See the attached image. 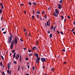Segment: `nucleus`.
<instances>
[{
	"label": "nucleus",
	"instance_id": "nucleus-1",
	"mask_svg": "<svg viewBox=\"0 0 75 75\" xmlns=\"http://www.w3.org/2000/svg\"><path fill=\"white\" fill-rule=\"evenodd\" d=\"M10 37L8 38V40H7V42L8 43L10 44L11 42V41L13 40V35L11 34H10Z\"/></svg>",
	"mask_w": 75,
	"mask_h": 75
},
{
	"label": "nucleus",
	"instance_id": "nucleus-2",
	"mask_svg": "<svg viewBox=\"0 0 75 75\" xmlns=\"http://www.w3.org/2000/svg\"><path fill=\"white\" fill-rule=\"evenodd\" d=\"M16 52H15L14 53L13 58H15V59H17L19 58V54H17V56L16 55Z\"/></svg>",
	"mask_w": 75,
	"mask_h": 75
},
{
	"label": "nucleus",
	"instance_id": "nucleus-3",
	"mask_svg": "<svg viewBox=\"0 0 75 75\" xmlns=\"http://www.w3.org/2000/svg\"><path fill=\"white\" fill-rule=\"evenodd\" d=\"M40 57H39L38 58H37L36 60V64H38L40 63Z\"/></svg>",
	"mask_w": 75,
	"mask_h": 75
},
{
	"label": "nucleus",
	"instance_id": "nucleus-4",
	"mask_svg": "<svg viewBox=\"0 0 75 75\" xmlns=\"http://www.w3.org/2000/svg\"><path fill=\"white\" fill-rule=\"evenodd\" d=\"M11 62H9L8 64L7 67L8 70L10 69V68H11Z\"/></svg>",
	"mask_w": 75,
	"mask_h": 75
},
{
	"label": "nucleus",
	"instance_id": "nucleus-5",
	"mask_svg": "<svg viewBox=\"0 0 75 75\" xmlns=\"http://www.w3.org/2000/svg\"><path fill=\"white\" fill-rule=\"evenodd\" d=\"M41 61L42 62H46V60L45 59V58H44V57L41 58L40 59Z\"/></svg>",
	"mask_w": 75,
	"mask_h": 75
},
{
	"label": "nucleus",
	"instance_id": "nucleus-6",
	"mask_svg": "<svg viewBox=\"0 0 75 75\" xmlns=\"http://www.w3.org/2000/svg\"><path fill=\"white\" fill-rule=\"evenodd\" d=\"M14 42V44H15L16 45V44H17V43H18V42L17 41V39L16 37L15 38Z\"/></svg>",
	"mask_w": 75,
	"mask_h": 75
},
{
	"label": "nucleus",
	"instance_id": "nucleus-7",
	"mask_svg": "<svg viewBox=\"0 0 75 75\" xmlns=\"http://www.w3.org/2000/svg\"><path fill=\"white\" fill-rule=\"evenodd\" d=\"M58 8L59 9H61L62 7V6L60 4H58Z\"/></svg>",
	"mask_w": 75,
	"mask_h": 75
},
{
	"label": "nucleus",
	"instance_id": "nucleus-8",
	"mask_svg": "<svg viewBox=\"0 0 75 75\" xmlns=\"http://www.w3.org/2000/svg\"><path fill=\"white\" fill-rule=\"evenodd\" d=\"M55 12L56 13H57V14H59V11L57 10V9H55Z\"/></svg>",
	"mask_w": 75,
	"mask_h": 75
},
{
	"label": "nucleus",
	"instance_id": "nucleus-9",
	"mask_svg": "<svg viewBox=\"0 0 75 75\" xmlns=\"http://www.w3.org/2000/svg\"><path fill=\"white\" fill-rule=\"evenodd\" d=\"M34 55L35 56H36L37 58H38V54L37 53H35Z\"/></svg>",
	"mask_w": 75,
	"mask_h": 75
},
{
	"label": "nucleus",
	"instance_id": "nucleus-10",
	"mask_svg": "<svg viewBox=\"0 0 75 75\" xmlns=\"http://www.w3.org/2000/svg\"><path fill=\"white\" fill-rule=\"evenodd\" d=\"M53 16H54V17H57L58 15L57 14H56V13H55L54 12L53 13Z\"/></svg>",
	"mask_w": 75,
	"mask_h": 75
},
{
	"label": "nucleus",
	"instance_id": "nucleus-11",
	"mask_svg": "<svg viewBox=\"0 0 75 75\" xmlns=\"http://www.w3.org/2000/svg\"><path fill=\"white\" fill-rule=\"evenodd\" d=\"M19 57H20V58L19 59V61H20V62H21V60H22L21 56V55H20Z\"/></svg>",
	"mask_w": 75,
	"mask_h": 75
},
{
	"label": "nucleus",
	"instance_id": "nucleus-12",
	"mask_svg": "<svg viewBox=\"0 0 75 75\" xmlns=\"http://www.w3.org/2000/svg\"><path fill=\"white\" fill-rule=\"evenodd\" d=\"M32 4L33 5H34V6H36V5H37V4L35 2H33Z\"/></svg>",
	"mask_w": 75,
	"mask_h": 75
},
{
	"label": "nucleus",
	"instance_id": "nucleus-13",
	"mask_svg": "<svg viewBox=\"0 0 75 75\" xmlns=\"http://www.w3.org/2000/svg\"><path fill=\"white\" fill-rule=\"evenodd\" d=\"M14 40H12L11 41V44H12V45H14Z\"/></svg>",
	"mask_w": 75,
	"mask_h": 75
},
{
	"label": "nucleus",
	"instance_id": "nucleus-14",
	"mask_svg": "<svg viewBox=\"0 0 75 75\" xmlns=\"http://www.w3.org/2000/svg\"><path fill=\"white\" fill-rule=\"evenodd\" d=\"M52 34H51L50 35L49 38H52Z\"/></svg>",
	"mask_w": 75,
	"mask_h": 75
},
{
	"label": "nucleus",
	"instance_id": "nucleus-15",
	"mask_svg": "<svg viewBox=\"0 0 75 75\" xmlns=\"http://www.w3.org/2000/svg\"><path fill=\"white\" fill-rule=\"evenodd\" d=\"M55 28H56V26H55L54 27V29L53 30L54 32L55 31Z\"/></svg>",
	"mask_w": 75,
	"mask_h": 75
},
{
	"label": "nucleus",
	"instance_id": "nucleus-16",
	"mask_svg": "<svg viewBox=\"0 0 75 75\" xmlns=\"http://www.w3.org/2000/svg\"><path fill=\"white\" fill-rule=\"evenodd\" d=\"M61 18H62V20H63V19L64 18V16H61Z\"/></svg>",
	"mask_w": 75,
	"mask_h": 75
},
{
	"label": "nucleus",
	"instance_id": "nucleus-17",
	"mask_svg": "<svg viewBox=\"0 0 75 75\" xmlns=\"http://www.w3.org/2000/svg\"><path fill=\"white\" fill-rule=\"evenodd\" d=\"M13 63H14V64H15L16 65H17V62L16 61H14Z\"/></svg>",
	"mask_w": 75,
	"mask_h": 75
},
{
	"label": "nucleus",
	"instance_id": "nucleus-18",
	"mask_svg": "<svg viewBox=\"0 0 75 75\" xmlns=\"http://www.w3.org/2000/svg\"><path fill=\"white\" fill-rule=\"evenodd\" d=\"M59 3L60 4H62V0H61L60 1H59Z\"/></svg>",
	"mask_w": 75,
	"mask_h": 75
},
{
	"label": "nucleus",
	"instance_id": "nucleus-19",
	"mask_svg": "<svg viewBox=\"0 0 75 75\" xmlns=\"http://www.w3.org/2000/svg\"><path fill=\"white\" fill-rule=\"evenodd\" d=\"M2 60H4V58L3 57V56H2V55H1V56Z\"/></svg>",
	"mask_w": 75,
	"mask_h": 75
},
{
	"label": "nucleus",
	"instance_id": "nucleus-20",
	"mask_svg": "<svg viewBox=\"0 0 75 75\" xmlns=\"http://www.w3.org/2000/svg\"><path fill=\"white\" fill-rule=\"evenodd\" d=\"M28 4L29 5H30V6H31V2H29Z\"/></svg>",
	"mask_w": 75,
	"mask_h": 75
},
{
	"label": "nucleus",
	"instance_id": "nucleus-21",
	"mask_svg": "<svg viewBox=\"0 0 75 75\" xmlns=\"http://www.w3.org/2000/svg\"><path fill=\"white\" fill-rule=\"evenodd\" d=\"M31 55H33V53H30L29 54V57H30V56H31Z\"/></svg>",
	"mask_w": 75,
	"mask_h": 75
},
{
	"label": "nucleus",
	"instance_id": "nucleus-22",
	"mask_svg": "<svg viewBox=\"0 0 75 75\" xmlns=\"http://www.w3.org/2000/svg\"><path fill=\"white\" fill-rule=\"evenodd\" d=\"M0 65L2 67V66H3V63H2V62H1L0 63Z\"/></svg>",
	"mask_w": 75,
	"mask_h": 75
},
{
	"label": "nucleus",
	"instance_id": "nucleus-23",
	"mask_svg": "<svg viewBox=\"0 0 75 75\" xmlns=\"http://www.w3.org/2000/svg\"><path fill=\"white\" fill-rule=\"evenodd\" d=\"M20 66L18 67V71H19V70H20Z\"/></svg>",
	"mask_w": 75,
	"mask_h": 75
},
{
	"label": "nucleus",
	"instance_id": "nucleus-24",
	"mask_svg": "<svg viewBox=\"0 0 75 75\" xmlns=\"http://www.w3.org/2000/svg\"><path fill=\"white\" fill-rule=\"evenodd\" d=\"M11 52L12 53H14V52H15V50H13L12 51H11Z\"/></svg>",
	"mask_w": 75,
	"mask_h": 75
},
{
	"label": "nucleus",
	"instance_id": "nucleus-25",
	"mask_svg": "<svg viewBox=\"0 0 75 75\" xmlns=\"http://www.w3.org/2000/svg\"><path fill=\"white\" fill-rule=\"evenodd\" d=\"M2 13V10L1 9H0V14H1Z\"/></svg>",
	"mask_w": 75,
	"mask_h": 75
},
{
	"label": "nucleus",
	"instance_id": "nucleus-26",
	"mask_svg": "<svg viewBox=\"0 0 75 75\" xmlns=\"http://www.w3.org/2000/svg\"><path fill=\"white\" fill-rule=\"evenodd\" d=\"M37 13L38 14H40V12L39 11H37Z\"/></svg>",
	"mask_w": 75,
	"mask_h": 75
},
{
	"label": "nucleus",
	"instance_id": "nucleus-27",
	"mask_svg": "<svg viewBox=\"0 0 75 75\" xmlns=\"http://www.w3.org/2000/svg\"><path fill=\"white\" fill-rule=\"evenodd\" d=\"M32 17L33 19H34V17H35V16H34V15H33L32 16Z\"/></svg>",
	"mask_w": 75,
	"mask_h": 75
},
{
	"label": "nucleus",
	"instance_id": "nucleus-28",
	"mask_svg": "<svg viewBox=\"0 0 75 75\" xmlns=\"http://www.w3.org/2000/svg\"><path fill=\"white\" fill-rule=\"evenodd\" d=\"M60 33H61V34H62V35H64V33H63V32H62V31H61Z\"/></svg>",
	"mask_w": 75,
	"mask_h": 75
},
{
	"label": "nucleus",
	"instance_id": "nucleus-29",
	"mask_svg": "<svg viewBox=\"0 0 75 75\" xmlns=\"http://www.w3.org/2000/svg\"><path fill=\"white\" fill-rule=\"evenodd\" d=\"M37 48V47L34 46L32 48H33V49H34L35 48Z\"/></svg>",
	"mask_w": 75,
	"mask_h": 75
},
{
	"label": "nucleus",
	"instance_id": "nucleus-30",
	"mask_svg": "<svg viewBox=\"0 0 75 75\" xmlns=\"http://www.w3.org/2000/svg\"><path fill=\"white\" fill-rule=\"evenodd\" d=\"M35 69V67H34V66H33L32 68L33 70H34Z\"/></svg>",
	"mask_w": 75,
	"mask_h": 75
},
{
	"label": "nucleus",
	"instance_id": "nucleus-31",
	"mask_svg": "<svg viewBox=\"0 0 75 75\" xmlns=\"http://www.w3.org/2000/svg\"><path fill=\"white\" fill-rule=\"evenodd\" d=\"M44 17L45 18H47V16H46V15H45V16Z\"/></svg>",
	"mask_w": 75,
	"mask_h": 75
},
{
	"label": "nucleus",
	"instance_id": "nucleus-32",
	"mask_svg": "<svg viewBox=\"0 0 75 75\" xmlns=\"http://www.w3.org/2000/svg\"><path fill=\"white\" fill-rule=\"evenodd\" d=\"M28 51L29 52H31V51H32V50H28Z\"/></svg>",
	"mask_w": 75,
	"mask_h": 75
},
{
	"label": "nucleus",
	"instance_id": "nucleus-33",
	"mask_svg": "<svg viewBox=\"0 0 75 75\" xmlns=\"http://www.w3.org/2000/svg\"><path fill=\"white\" fill-rule=\"evenodd\" d=\"M51 70L52 71H54V69L52 68H51Z\"/></svg>",
	"mask_w": 75,
	"mask_h": 75
},
{
	"label": "nucleus",
	"instance_id": "nucleus-34",
	"mask_svg": "<svg viewBox=\"0 0 75 75\" xmlns=\"http://www.w3.org/2000/svg\"><path fill=\"white\" fill-rule=\"evenodd\" d=\"M45 25L46 27V28H47V24H46V23H45Z\"/></svg>",
	"mask_w": 75,
	"mask_h": 75
},
{
	"label": "nucleus",
	"instance_id": "nucleus-35",
	"mask_svg": "<svg viewBox=\"0 0 75 75\" xmlns=\"http://www.w3.org/2000/svg\"><path fill=\"white\" fill-rule=\"evenodd\" d=\"M13 45L12 44H11L10 46V47H13Z\"/></svg>",
	"mask_w": 75,
	"mask_h": 75
},
{
	"label": "nucleus",
	"instance_id": "nucleus-36",
	"mask_svg": "<svg viewBox=\"0 0 75 75\" xmlns=\"http://www.w3.org/2000/svg\"><path fill=\"white\" fill-rule=\"evenodd\" d=\"M4 8V7L3 6H1V9H3Z\"/></svg>",
	"mask_w": 75,
	"mask_h": 75
},
{
	"label": "nucleus",
	"instance_id": "nucleus-37",
	"mask_svg": "<svg viewBox=\"0 0 75 75\" xmlns=\"http://www.w3.org/2000/svg\"><path fill=\"white\" fill-rule=\"evenodd\" d=\"M2 74L3 75H5V73H4V72H2Z\"/></svg>",
	"mask_w": 75,
	"mask_h": 75
},
{
	"label": "nucleus",
	"instance_id": "nucleus-38",
	"mask_svg": "<svg viewBox=\"0 0 75 75\" xmlns=\"http://www.w3.org/2000/svg\"><path fill=\"white\" fill-rule=\"evenodd\" d=\"M25 60H28V58L27 57L25 59Z\"/></svg>",
	"mask_w": 75,
	"mask_h": 75
},
{
	"label": "nucleus",
	"instance_id": "nucleus-39",
	"mask_svg": "<svg viewBox=\"0 0 75 75\" xmlns=\"http://www.w3.org/2000/svg\"><path fill=\"white\" fill-rule=\"evenodd\" d=\"M38 41H36V44L37 45H38Z\"/></svg>",
	"mask_w": 75,
	"mask_h": 75
},
{
	"label": "nucleus",
	"instance_id": "nucleus-40",
	"mask_svg": "<svg viewBox=\"0 0 75 75\" xmlns=\"http://www.w3.org/2000/svg\"><path fill=\"white\" fill-rule=\"evenodd\" d=\"M62 51H63L64 52H65V50L64 49H63L62 50Z\"/></svg>",
	"mask_w": 75,
	"mask_h": 75
},
{
	"label": "nucleus",
	"instance_id": "nucleus-41",
	"mask_svg": "<svg viewBox=\"0 0 75 75\" xmlns=\"http://www.w3.org/2000/svg\"><path fill=\"white\" fill-rule=\"evenodd\" d=\"M20 40L22 42H23V40H22V39H20Z\"/></svg>",
	"mask_w": 75,
	"mask_h": 75
},
{
	"label": "nucleus",
	"instance_id": "nucleus-42",
	"mask_svg": "<svg viewBox=\"0 0 75 75\" xmlns=\"http://www.w3.org/2000/svg\"><path fill=\"white\" fill-rule=\"evenodd\" d=\"M57 33H58V34H59V31H58V30L57 31Z\"/></svg>",
	"mask_w": 75,
	"mask_h": 75
},
{
	"label": "nucleus",
	"instance_id": "nucleus-43",
	"mask_svg": "<svg viewBox=\"0 0 75 75\" xmlns=\"http://www.w3.org/2000/svg\"><path fill=\"white\" fill-rule=\"evenodd\" d=\"M3 34H6V32H3Z\"/></svg>",
	"mask_w": 75,
	"mask_h": 75
},
{
	"label": "nucleus",
	"instance_id": "nucleus-44",
	"mask_svg": "<svg viewBox=\"0 0 75 75\" xmlns=\"http://www.w3.org/2000/svg\"><path fill=\"white\" fill-rule=\"evenodd\" d=\"M67 18H69V19H70V18H71L70 17H69V16H68Z\"/></svg>",
	"mask_w": 75,
	"mask_h": 75
},
{
	"label": "nucleus",
	"instance_id": "nucleus-45",
	"mask_svg": "<svg viewBox=\"0 0 75 75\" xmlns=\"http://www.w3.org/2000/svg\"><path fill=\"white\" fill-rule=\"evenodd\" d=\"M23 30L24 31H26V30H25V28H23Z\"/></svg>",
	"mask_w": 75,
	"mask_h": 75
},
{
	"label": "nucleus",
	"instance_id": "nucleus-46",
	"mask_svg": "<svg viewBox=\"0 0 75 75\" xmlns=\"http://www.w3.org/2000/svg\"><path fill=\"white\" fill-rule=\"evenodd\" d=\"M9 72L10 71H9V70H8L7 71V72L8 73H9Z\"/></svg>",
	"mask_w": 75,
	"mask_h": 75
},
{
	"label": "nucleus",
	"instance_id": "nucleus-47",
	"mask_svg": "<svg viewBox=\"0 0 75 75\" xmlns=\"http://www.w3.org/2000/svg\"><path fill=\"white\" fill-rule=\"evenodd\" d=\"M67 21V19H64V22H66Z\"/></svg>",
	"mask_w": 75,
	"mask_h": 75
},
{
	"label": "nucleus",
	"instance_id": "nucleus-48",
	"mask_svg": "<svg viewBox=\"0 0 75 75\" xmlns=\"http://www.w3.org/2000/svg\"><path fill=\"white\" fill-rule=\"evenodd\" d=\"M47 33H48V34H50V32L49 31H48Z\"/></svg>",
	"mask_w": 75,
	"mask_h": 75
},
{
	"label": "nucleus",
	"instance_id": "nucleus-49",
	"mask_svg": "<svg viewBox=\"0 0 75 75\" xmlns=\"http://www.w3.org/2000/svg\"><path fill=\"white\" fill-rule=\"evenodd\" d=\"M54 28V27H51V29H52H52H53V28Z\"/></svg>",
	"mask_w": 75,
	"mask_h": 75
},
{
	"label": "nucleus",
	"instance_id": "nucleus-50",
	"mask_svg": "<svg viewBox=\"0 0 75 75\" xmlns=\"http://www.w3.org/2000/svg\"><path fill=\"white\" fill-rule=\"evenodd\" d=\"M9 75H11V72H10L9 71Z\"/></svg>",
	"mask_w": 75,
	"mask_h": 75
},
{
	"label": "nucleus",
	"instance_id": "nucleus-51",
	"mask_svg": "<svg viewBox=\"0 0 75 75\" xmlns=\"http://www.w3.org/2000/svg\"><path fill=\"white\" fill-rule=\"evenodd\" d=\"M73 34H74V35H75V32H73Z\"/></svg>",
	"mask_w": 75,
	"mask_h": 75
},
{
	"label": "nucleus",
	"instance_id": "nucleus-52",
	"mask_svg": "<svg viewBox=\"0 0 75 75\" xmlns=\"http://www.w3.org/2000/svg\"><path fill=\"white\" fill-rule=\"evenodd\" d=\"M42 14H44L45 13V12L44 11H43V12H42Z\"/></svg>",
	"mask_w": 75,
	"mask_h": 75
},
{
	"label": "nucleus",
	"instance_id": "nucleus-53",
	"mask_svg": "<svg viewBox=\"0 0 75 75\" xmlns=\"http://www.w3.org/2000/svg\"><path fill=\"white\" fill-rule=\"evenodd\" d=\"M0 5L1 6H2V5H3V4H2V3H1V4H0Z\"/></svg>",
	"mask_w": 75,
	"mask_h": 75
},
{
	"label": "nucleus",
	"instance_id": "nucleus-54",
	"mask_svg": "<svg viewBox=\"0 0 75 75\" xmlns=\"http://www.w3.org/2000/svg\"><path fill=\"white\" fill-rule=\"evenodd\" d=\"M50 21H49V27H50Z\"/></svg>",
	"mask_w": 75,
	"mask_h": 75
},
{
	"label": "nucleus",
	"instance_id": "nucleus-55",
	"mask_svg": "<svg viewBox=\"0 0 75 75\" xmlns=\"http://www.w3.org/2000/svg\"><path fill=\"white\" fill-rule=\"evenodd\" d=\"M24 13H25V14H26V13H27V12H26V11H24Z\"/></svg>",
	"mask_w": 75,
	"mask_h": 75
},
{
	"label": "nucleus",
	"instance_id": "nucleus-56",
	"mask_svg": "<svg viewBox=\"0 0 75 75\" xmlns=\"http://www.w3.org/2000/svg\"><path fill=\"white\" fill-rule=\"evenodd\" d=\"M2 20H3V17H1V21H2Z\"/></svg>",
	"mask_w": 75,
	"mask_h": 75
},
{
	"label": "nucleus",
	"instance_id": "nucleus-57",
	"mask_svg": "<svg viewBox=\"0 0 75 75\" xmlns=\"http://www.w3.org/2000/svg\"><path fill=\"white\" fill-rule=\"evenodd\" d=\"M61 12L62 13V14H63L64 13V11H62Z\"/></svg>",
	"mask_w": 75,
	"mask_h": 75
},
{
	"label": "nucleus",
	"instance_id": "nucleus-58",
	"mask_svg": "<svg viewBox=\"0 0 75 75\" xmlns=\"http://www.w3.org/2000/svg\"><path fill=\"white\" fill-rule=\"evenodd\" d=\"M4 28H3L1 30H2V31H4Z\"/></svg>",
	"mask_w": 75,
	"mask_h": 75
},
{
	"label": "nucleus",
	"instance_id": "nucleus-59",
	"mask_svg": "<svg viewBox=\"0 0 75 75\" xmlns=\"http://www.w3.org/2000/svg\"><path fill=\"white\" fill-rule=\"evenodd\" d=\"M28 68H30V67L29 66V65H28Z\"/></svg>",
	"mask_w": 75,
	"mask_h": 75
},
{
	"label": "nucleus",
	"instance_id": "nucleus-60",
	"mask_svg": "<svg viewBox=\"0 0 75 75\" xmlns=\"http://www.w3.org/2000/svg\"><path fill=\"white\" fill-rule=\"evenodd\" d=\"M23 49L24 50H26V48H23Z\"/></svg>",
	"mask_w": 75,
	"mask_h": 75
},
{
	"label": "nucleus",
	"instance_id": "nucleus-61",
	"mask_svg": "<svg viewBox=\"0 0 75 75\" xmlns=\"http://www.w3.org/2000/svg\"><path fill=\"white\" fill-rule=\"evenodd\" d=\"M45 67H43V69H44V68H45Z\"/></svg>",
	"mask_w": 75,
	"mask_h": 75
},
{
	"label": "nucleus",
	"instance_id": "nucleus-62",
	"mask_svg": "<svg viewBox=\"0 0 75 75\" xmlns=\"http://www.w3.org/2000/svg\"><path fill=\"white\" fill-rule=\"evenodd\" d=\"M73 23L74 24V25H75V21H74L73 22Z\"/></svg>",
	"mask_w": 75,
	"mask_h": 75
},
{
	"label": "nucleus",
	"instance_id": "nucleus-63",
	"mask_svg": "<svg viewBox=\"0 0 75 75\" xmlns=\"http://www.w3.org/2000/svg\"><path fill=\"white\" fill-rule=\"evenodd\" d=\"M50 10H51V7H50V8H48V10H50Z\"/></svg>",
	"mask_w": 75,
	"mask_h": 75
},
{
	"label": "nucleus",
	"instance_id": "nucleus-64",
	"mask_svg": "<svg viewBox=\"0 0 75 75\" xmlns=\"http://www.w3.org/2000/svg\"><path fill=\"white\" fill-rule=\"evenodd\" d=\"M25 75H29V74H25Z\"/></svg>",
	"mask_w": 75,
	"mask_h": 75
}]
</instances>
